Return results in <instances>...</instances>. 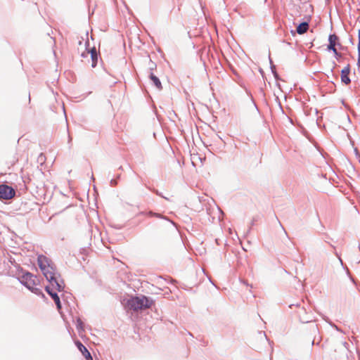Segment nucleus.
Segmentation results:
<instances>
[{
  "label": "nucleus",
  "instance_id": "ddd939ff",
  "mask_svg": "<svg viewBox=\"0 0 360 360\" xmlns=\"http://www.w3.org/2000/svg\"><path fill=\"white\" fill-rule=\"evenodd\" d=\"M358 53H359V56H358L357 64L359 66H360V31L359 32Z\"/></svg>",
  "mask_w": 360,
  "mask_h": 360
},
{
  "label": "nucleus",
  "instance_id": "0eeeda50",
  "mask_svg": "<svg viewBox=\"0 0 360 360\" xmlns=\"http://www.w3.org/2000/svg\"><path fill=\"white\" fill-rule=\"evenodd\" d=\"M89 54L91 55V60H92L91 66L94 68L96 65L97 59H98L97 53H96L95 48L92 49L91 51L85 50L82 53V56L83 57H86Z\"/></svg>",
  "mask_w": 360,
  "mask_h": 360
},
{
  "label": "nucleus",
  "instance_id": "f3484780",
  "mask_svg": "<svg viewBox=\"0 0 360 360\" xmlns=\"http://www.w3.org/2000/svg\"><path fill=\"white\" fill-rule=\"evenodd\" d=\"M355 152L356 154L358 153L357 149H355Z\"/></svg>",
  "mask_w": 360,
  "mask_h": 360
},
{
  "label": "nucleus",
  "instance_id": "39448f33",
  "mask_svg": "<svg viewBox=\"0 0 360 360\" xmlns=\"http://www.w3.org/2000/svg\"><path fill=\"white\" fill-rule=\"evenodd\" d=\"M14 189L7 185H0V199L10 200L15 196Z\"/></svg>",
  "mask_w": 360,
  "mask_h": 360
},
{
  "label": "nucleus",
  "instance_id": "dca6fc26",
  "mask_svg": "<svg viewBox=\"0 0 360 360\" xmlns=\"http://www.w3.org/2000/svg\"><path fill=\"white\" fill-rule=\"evenodd\" d=\"M86 360H93V358H92V356H91V359H86Z\"/></svg>",
  "mask_w": 360,
  "mask_h": 360
},
{
  "label": "nucleus",
  "instance_id": "f03ea898",
  "mask_svg": "<svg viewBox=\"0 0 360 360\" xmlns=\"http://www.w3.org/2000/svg\"><path fill=\"white\" fill-rule=\"evenodd\" d=\"M46 278L50 282L52 285H56V288L59 290H62L63 289V284L60 283L57 278L56 276V269L53 266V264L49 266V267H46L44 271H41Z\"/></svg>",
  "mask_w": 360,
  "mask_h": 360
},
{
  "label": "nucleus",
  "instance_id": "4468645a",
  "mask_svg": "<svg viewBox=\"0 0 360 360\" xmlns=\"http://www.w3.org/2000/svg\"><path fill=\"white\" fill-rule=\"evenodd\" d=\"M148 215H150V216H155L156 217H161L160 214L153 213L152 212H148Z\"/></svg>",
  "mask_w": 360,
  "mask_h": 360
},
{
  "label": "nucleus",
  "instance_id": "f257e3e1",
  "mask_svg": "<svg viewBox=\"0 0 360 360\" xmlns=\"http://www.w3.org/2000/svg\"><path fill=\"white\" fill-rule=\"evenodd\" d=\"M154 302L147 297L142 295L141 297H133L128 300L127 307L133 311H137L150 308Z\"/></svg>",
  "mask_w": 360,
  "mask_h": 360
},
{
  "label": "nucleus",
  "instance_id": "20e7f679",
  "mask_svg": "<svg viewBox=\"0 0 360 360\" xmlns=\"http://www.w3.org/2000/svg\"><path fill=\"white\" fill-rule=\"evenodd\" d=\"M328 41L329 44L328 45L327 49L332 51L337 58H340L341 54L338 52L336 49L337 46H340L338 37L335 34H330L328 37Z\"/></svg>",
  "mask_w": 360,
  "mask_h": 360
},
{
  "label": "nucleus",
  "instance_id": "f8f14e48",
  "mask_svg": "<svg viewBox=\"0 0 360 360\" xmlns=\"http://www.w3.org/2000/svg\"><path fill=\"white\" fill-rule=\"evenodd\" d=\"M51 297L54 300V302L56 304L57 309L58 310H60L61 309V303H60V298H59L58 295H57V293H51Z\"/></svg>",
  "mask_w": 360,
  "mask_h": 360
},
{
  "label": "nucleus",
  "instance_id": "1a4fd4ad",
  "mask_svg": "<svg viewBox=\"0 0 360 360\" xmlns=\"http://www.w3.org/2000/svg\"><path fill=\"white\" fill-rule=\"evenodd\" d=\"M77 346L86 359H91V355L85 346H84L80 342H77Z\"/></svg>",
  "mask_w": 360,
  "mask_h": 360
},
{
  "label": "nucleus",
  "instance_id": "2eb2a0df",
  "mask_svg": "<svg viewBox=\"0 0 360 360\" xmlns=\"http://www.w3.org/2000/svg\"><path fill=\"white\" fill-rule=\"evenodd\" d=\"M46 290L47 292L51 295V293H54L53 292L51 291L49 287L46 288Z\"/></svg>",
  "mask_w": 360,
  "mask_h": 360
},
{
  "label": "nucleus",
  "instance_id": "6e6552de",
  "mask_svg": "<svg viewBox=\"0 0 360 360\" xmlns=\"http://www.w3.org/2000/svg\"><path fill=\"white\" fill-rule=\"evenodd\" d=\"M349 68L345 67L341 72V80L343 83L348 84L350 83V79L349 77Z\"/></svg>",
  "mask_w": 360,
  "mask_h": 360
},
{
  "label": "nucleus",
  "instance_id": "423d86ee",
  "mask_svg": "<svg viewBox=\"0 0 360 360\" xmlns=\"http://www.w3.org/2000/svg\"><path fill=\"white\" fill-rule=\"evenodd\" d=\"M37 262L41 271H44L46 267H49V266L53 264L52 262L48 257L44 255L38 256Z\"/></svg>",
  "mask_w": 360,
  "mask_h": 360
},
{
  "label": "nucleus",
  "instance_id": "9d476101",
  "mask_svg": "<svg viewBox=\"0 0 360 360\" xmlns=\"http://www.w3.org/2000/svg\"><path fill=\"white\" fill-rule=\"evenodd\" d=\"M308 29H309V23L307 22H304L300 23L297 27V32L299 34H303L305 32H307Z\"/></svg>",
  "mask_w": 360,
  "mask_h": 360
},
{
  "label": "nucleus",
  "instance_id": "7ed1b4c3",
  "mask_svg": "<svg viewBox=\"0 0 360 360\" xmlns=\"http://www.w3.org/2000/svg\"><path fill=\"white\" fill-rule=\"evenodd\" d=\"M20 282L32 292L35 294L40 293V290L37 287L35 278L32 274L29 272L23 274L20 278Z\"/></svg>",
  "mask_w": 360,
  "mask_h": 360
},
{
  "label": "nucleus",
  "instance_id": "9b49d317",
  "mask_svg": "<svg viewBox=\"0 0 360 360\" xmlns=\"http://www.w3.org/2000/svg\"><path fill=\"white\" fill-rule=\"evenodd\" d=\"M150 79L153 81L154 85L158 89H162V84L160 81V79H158V77H157L155 75H154L153 74H150Z\"/></svg>",
  "mask_w": 360,
  "mask_h": 360
}]
</instances>
